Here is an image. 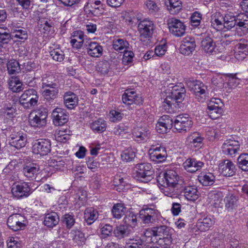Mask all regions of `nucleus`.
<instances>
[{
  "label": "nucleus",
  "instance_id": "nucleus-1",
  "mask_svg": "<svg viewBox=\"0 0 248 248\" xmlns=\"http://www.w3.org/2000/svg\"><path fill=\"white\" fill-rule=\"evenodd\" d=\"M9 136V144L17 149L24 147L27 142L25 134L16 127H10L6 130Z\"/></svg>",
  "mask_w": 248,
  "mask_h": 248
},
{
  "label": "nucleus",
  "instance_id": "nucleus-2",
  "mask_svg": "<svg viewBox=\"0 0 248 248\" xmlns=\"http://www.w3.org/2000/svg\"><path fill=\"white\" fill-rule=\"evenodd\" d=\"M134 170L136 172V176L143 182L147 183L153 179L154 170L150 163L137 164L134 168Z\"/></svg>",
  "mask_w": 248,
  "mask_h": 248
},
{
  "label": "nucleus",
  "instance_id": "nucleus-3",
  "mask_svg": "<svg viewBox=\"0 0 248 248\" xmlns=\"http://www.w3.org/2000/svg\"><path fill=\"white\" fill-rule=\"evenodd\" d=\"M47 112L44 108L32 111L29 116V123L31 126L42 127L46 124Z\"/></svg>",
  "mask_w": 248,
  "mask_h": 248
},
{
  "label": "nucleus",
  "instance_id": "nucleus-4",
  "mask_svg": "<svg viewBox=\"0 0 248 248\" xmlns=\"http://www.w3.org/2000/svg\"><path fill=\"white\" fill-rule=\"evenodd\" d=\"M186 83L190 90L193 91L199 101H203L207 93V86L199 80H187Z\"/></svg>",
  "mask_w": 248,
  "mask_h": 248
},
{
  "label": "nucleus",
  "instance_id": "nucleus-5",
  "mask_svg": "<svg viewBox=\"0 0 248 248\" xmlns=\"http://www.w3.org/2000/svg\"><path fill=\"white\" fill-rule=\"evenodd\" d=\"M172 230L170 227L166 225H160L154 227V232L155 235L163 236V238H160L158 241V244L160 247L168 248L171 244V241L170 236L171 235Z\"/></svg>",
  "mask_w": 248,
  "mask_h": 248
},
{
  "label": "nucleus",
  "instance_id": "nucleus-6",
  "mask_svg": "<svg viewBox=\"0 0 248 248\" xmlns=\"http://www.w3.org/2000/svg\"><path fill=\"white\" fill-rule=\"evenodd\" d=\"M173 124L177 131L182 133L190 130L192 126L193 122L187 114H183L176 116Z\"/></svg>",
  "mask_w": 248,
  "mask_h": 248
},
{
  "label": "nucleus",
  "instance_id": "nucleus-7",
  "mask_svg": "<svg viewBox=\"0 0 248 248\" xmlns=\"http://www.w3.org/2000/svg\"><path fill=\"white\" fill-rule=\"evenodd\" d=\"M138 27L140 39L142 40L152 37L155 26L153 21L145 18L139 22Z\"/></svg>",
  "mask_w": 248,
  "mask_h": 248
},
{
  "label": "nucleus",
  "instance_id": "nucleus-8",
  "mask_svg": "<svg viewBox=\"0 0 248 248\" xmlns=\"http://www.w3.org/2000/svg\"><path fill=\"white\" fill-rule=\"evenodd\" d=\"M32 152L41 156L46 155L51 151V142L48 139H39L32 142Z\"/></svg>",
  "mask_w": 248,
  "mask_h": 248
},
{
  "label": "nucleus",
  "instance_id": "nucleus-9",
  "mask_svg": "<svg viewBox=\"0 0 248 248\" xmlns=\"http://www.w3.org/2000/svg\"><path fill=\"white\" fill-rule=\"evenodd\" d=\"M223 103L220 99L211 98L207 105L210 117L212 119H216L219 117L223 112Z\"/></svg>",
  "mask_w": 248,
  "mask_h": 248
},
{
  "label": "nucleus",
  "instance_id": "nucleus-10",
  "mask_svg": "<svg viewBox=\"0 0 248 248\" xmlns=\"http://www.w3.org/2000/svg\"><path fill=\"white\" fill-rule=\"evenodd\" d=\"M38 101L37 92L31 89L26 90L19 98V102L25 108H30L36 105Z\"/></svg>",
  "mask_w": 248,
  "mask_h": 248
},
{
  "label": "nucleus",
  "instance_id": "nucleus-11",
  "mask_svg": "<svg viewBox=\"0 0 248 248\" xmlns=\"http://www.w3.org/2000/svg\"><path fill=\"white\" fill-rule=\"evenodd\" d=\"M11 193L14 197L20 199L29 196L31 190L27 183L16 182L11 186Z\"/></svg>",
  "mask_w": 248,
  "mask_h": 248
},
{
  "label": "nucleus",
  "instance_id": "nucleus-12",
  "mask_svg": "<svg viewBox=\"0 0 248 248\" xmlns=\"http://www.w3.org/2000/svg\"><path fill=\"white\" fill-rule=\"evenodd\" d=\"M167 24L170 32L176 37H180L184 35L186 31V26L180 20L175 18H169Z\"/></svg>",
  "mask_w": 248,
  "mask_h": 248
},
{
  "label": "nucleus",
  "instance_id": "nucleus-13",
  "mask_svg": "<svg viewBox=\"0 0 248 248\" xmlns=\"http://www.w3.org/2000/svg\"><path fill=\"white\" fill-rule=\"evenodd\" d=\"M179 177L177 173L173 170H167L165 172L160 173L157 177L158 184L167 183L171 186H176Z\"/></svg>",
  "mask_w": 248,
  "mask_h": 248
},
{
  "label": "nucleus",
  "instance_id": "nucleus-14",
  "mask_svg": "<svg viewBox=\"0 0 248 248\" xmlns=\"http://www.w3.org/2000/svg\"><path fill=\"white\" fill-rule=\"evenodd\" d=\"M150 159L156 163L165 161L167 157V153L165 147L152 145L149 150Z\"/></svg>",
  "mask_w": 248,
  "mask_h": 248
},
{
  "label": "nucleus",
  "instance_id": "nucleus-15",
  "mask_svg": "<svg viewBox=\"0 0 248 248\" xmlns=\"http://www.w3.org/2000/svg\"><path fill=\"white\" fill-rule=\"evenodd\" d=\"M160 216L159 212L155 208H146L140 212V217L145 224L155 223Z\"/></svg>",
  "mask_w": 248,
  "mask_h": 248
},
{
  "label": "nucleus",
  "instance_id": "nucleus-16",
  "mask_svg": "<svg viewBox=\"0 0 248 248\" xmlns=\"http://www.w3.org/2000/svg\"><path fill=\"white\" fill-rule=\"evenodd\" d=\"M25 217L20 214H16L10 216L7 219L8 226L14 231L23 229L25 227Z\"/></svg>",
  "mask_w": 248,
  "mask_h": 248
},
{
  "label": "nucleus",
  "instance_id": "nucleus-17",
  "mask_svg": "<svg viewBox=\"0 0 248 248\" xmlns=\"http://www.w3.org/2000/svg\"><path fill=\"white\" fill-rule=\"evenodd\" d=\"M123 102L127 105L133 104L140 105L142 104L143 100L140 95L135 91L131 90H126L122 95Z\"/></svg>",
  "mask_w": 248,
  "mask_h": 248
},
{
  "label": "nucleus",
  "instance_id": "nucleus-18",
  "mask_svg": "<svg viewBox=\"0 0 248 248\" xmlns=\"http://www.w3.org/2000/svg\"><path fill=\"white\" fill-rule=\"evenodd\" d=\"M89 40L81 31H74L71 37L70 43L73 47L80 48L83 46H86V43H88Z\"/></svg>",
  "mask_w": 248,
  "mask_h": 248
},
{
  "label": "nucleus",
  "instance_id": "nucleus-19",
  "mask_svg": "<svg viewBox=\"0 0 248 248\" xmlns=\"http://www.w3.org/2000/svg\"><path fill=\"white\" fill-rule=\"evenodd\" d=\"M236 25L237 35L239 36L246 35L248 32V16L244 13L239 15Z\"/></svg>",
  "mask_w": 248,
  "mask_h": 248
},
{
  "label": "nucleus",
  "instance_id": "nucleus-20",
  "mask_svg": "<svg viewBox=\"0 0 248 248\" xmlns=\"http://www.w3.org/2000/svg\"><path fill=\"white\" fill-rule=\"evenodd\" d=\"M53 122L55 125L60 126L66 123L68 120V114L63 108H57L52 113Z\"/></svg>",
  "mask_w": 248,
  "mask_h": 248
},
{
  "label": "nucleus",
  "instance_id": "nucleus-21",
  "mask_svg": "<svg viewBox=\"0 0 248 248\" xmlns=\"http://www.w3.org/2000/svg\"><path fill=\"white\" fill-rule=\"evenodd\" d=\"M240 145L237 140H226L222 145L223 153L226 155L232 156L239 150Z\"/></svg>",
  "mask_w": 248,
  "mask_h": 248
},
{
  "label": "nucleus",
  "instance_id": "nucleus-22",
  "mask_svg": "<svg viewBox=\"0 0 248 248\" xmlns=\"http://www.w3.org/2000/svg\"><path fill=\"white\" fill-rule=\"evenodd\" d=\"M173 122L170 117L164 115L160 118L156 124V130L160 133H167L172 127Z\"/></svg>",
  "mask_w": 248,
  "mask_h": 248
},
{
  "label": "nucleus",
  "instance_id": "nucleus-23",
  "mask_svg": "<svg viewBox=\"0 0 248 248\" xmlns=\"http://www.w3.org/2000/svg\"><path fill=\"white\" fill-rule=\"evenodd\" d=\"M39 165L33 163L25 164L22 170L24 176L30 180L35 179L37 174H39Z\"/></svg>",
  "mask_w": 248,
  "mask_h": 248
},
{
  "label": "nucleus",
  "instance_id": "nucleus-24",
  "mask_svg": "<svg viewBox=\"0 0 248 248\" xmlns=\"http://www.w3.org/2000/svg\"><path fill=\"white\" fill-rule=\"evenodd\" d=\"M219 170L223 175L227 177L233 176L236 170L234 164L229 160H225L220 163Z\"/></svg>",
  "mask_w": 248,
  "mask_h": 248
},
{
  "label": "nucleus",
  "instance_id": "nucleus-25",
  "mask_svg": "<svg viewBox=\"0 0 248 248\" xmlns=\"http://www.w3.org/2000/svg\"><path fill=\"white\" fill-rule=\"evenodd\" d=\"M186 93V90L181 84L172 87L171 94L169 96L176 103H181L184 100Z\"/></svg>",
  "mask_w": 248,
  "mask_h": 248
},
{
  "label": "nucleus",
  "instance_id": "nucleus-26",
  "mask_svg": "<svg viewBox=\"0 0 248 248\" xmlns=\"http://www.w3.org/2000/svg\"><path fill=\"white\" fill-rule=\"evenodd\" d=\"M183 166L187 171L194 172L202 169L203 163L195 158H188L183 163Z\"/></svg>",
  "mask_w": 248,
  "mask_h": 248
},
{
  "label": "nucleus",
  "instance_id": "nucleus-27",
  "mask_svg": "<svg viewBox=\"0 0 248 248\" xmlns=\"http://www.w3.org/2000/svg\"><path fill=\"white\" fill-rule=\"evenodd\" d=\"M86 47H87V52L89 55L93 57H100L103 52L102 46L97 42H92L89 40V42L86 43Z\"/></svg>",
  "mask_w": 248,
  "mask_h": 248
},
{
  "label": "nucleus",
  "instance_id": "nucleus-28",
  "mask_svg": "<svg viewBox=\"0 0 248 248\" xmlns=\"http://www.w3.org/2000/svg\"><path fill=\"white\" fill-rule=\"evenodd\" d=\"M203 139L200 133L194 132L188 135L186 138V141L192 146L200 148L202 146Z\"/></svg>",
  "mask_w": 248,
  "mask_h": 248
},
{
  "label": "nucleus",
  "instance_id": "nucleus-29",
  "mask_svg": "<svg viewBox=\"0 0 248 248\" xmlns=\"http://www.w3.org/2000/svg\"><path fill=\"white\" fill-rule=\"evenodd\" d=\"M133 135L138 141H142L149 139L150 132L146 127H137L133 129Z\"/></svg>",
  "mask_w": 248,
  "mask_h": 248
},
{
  "label": "nucleus",
  "instance_id": "nucleus-30",
  "mask_svg": "<svg viewBox=\"0 0 248 248\" xmlns=\"http://www.w3.org/2000/svg\"><path fill=\"white\" fill-rule=\"evenodd\" d=\"M165 4L171 14H177L182 10V2L181 0H165Z\"/></svg>",
  "mask_w": 248,
  "mask_h": 248
},
{
  "label": "nucleus",
  "instance_id": "nucleus-31",
  "mask_svg": "<svg viewBox=\"0 0 248 248\" xmlns=\"http://www.w3.org/2000/svg\"><path fill=\"white\" fill-rule=\"evenodd\" d=\"M215 223V220L211 217H206L199 219L197 223V228L201 232L208 231Z\"/></svg>",
  "mask_w": 248,
  "mask_h": 248
},
{
  "label": "nucleus",
  "instance_id": "nucleus-32",
  "mask_svg": "<svg viewBox=\"0 0 248 248\" xmlns=\"http://www.w3.org/2000/svg\"><path fill=\"white\" fill-rule=\"evenodd\" d=\"M64 103L65 106L69 109L74 108L78 104V97L72 92H68L63 96Z\"/></svg>",
  "mask_w": 248,
  "mask_h": 248
},
{
  "label": "nucleus",
  "instance_id": "nucleus-33",
  "mask_svg": "<svg viewBox=\"0 0 248 248\" xmlns=\"http://www.w3.org/2000/svg\"><path fill=\"white\" fill-rule=\"evenodd\" d=\"M185 198L188 201H195L199 196V192L196 186H190L186 187L184 189Z\"/></svg>",
  "mask_w": 248,
  "mask_h": 248
},
{
  "label": "nucleus",
  "instance_id": "nucleus-34",
  "mask_svg": "<svg viewBox=\"0 0 248 248\" xmlns=\"http://www.w3.org/2000/svg\"><path fill=\"white\" fill-rule=\"evenodd\" d=\"M161 191L165 195L171 198L177 197V194L175 191V186L169 185L167 183L158 184Z\"/></svg>",
  "mask_w": 248,
  "mask_h": 248
},
{
  "label": "nucleus",
  "instance_id": "nucleus-35",
  "mask_svg": "<svg viewBox=\"0 0 248 248\" xmlns=\"http://www.w3.org/2000/svg\"><path fill=\"white\" fill-rule=\"evenodd\" d=\"M234 56L238 60H243L246 58L248 52L247 45L245 44L238 43L234 48Z\"/></svg>",
  "mask_w": 248,
  "mask_h": 248
},
{
  "label": "nucleus",
  "instance_id": "nucleus-36",
  "mask_svg": "<svg viewBox=\"0 0 248 248\" xmlns=\"http://www.w3.org/2000/svg\"><path fill=\"white\" fill-rule=\"evenodd\" d=\"M223 16L219 12H216L211 16V26L216 30L219 31L223 29Z\"/></svg>",
  "mask_w": 248,
  "mask_h": 248
},
{
  "label": "nucleus",
  "instance_id": "nucleus-37",
  "mask_svg": "<svg viewBox=\"0 0 248 248\" xmlns=\"http://www.w3.org/2000/svg\"><path fill=\"white\" fill-rule=\"evenodd\" d=\"M59 222V216L55 212H51L46 214L44 220V225L49 228H53Z\"/></svg>",
  "mask_w": 248,
  "mask_h": 248
},
{
  "label": "nucleus",
  "instance_id": "nucleus-38",
  "mask_svg": "<svg viewBox=\"0 0 248 248\" xmlns=\"http://www.w3.org/2000/svg\"><path fill=\"white\" fill-rule=\"evenodd\" d=\"M87 6L92 8L90 11L95 16H99L103 12V5L101 0H91L87 3Z\"/></svg>",
  "mask_w": 248,
  "mask_h": 248
},
{
  "label": "nucleus",
  "instance_id": "nucleus-39",
  "mask_svg": "<svg viewBox=\"0 0 248 248\" xmlns=\"http://www.w3.org/2000/svg\"><path fill=\"white\" fill-rule=\"evenodd\" d=\"M201 46L204 51L209 54H212L215 52V44L213 39L207 36L205 37L201 42Z\"/></svg>",
  "mask_w": 248,
  "mask_h": 248
},
{
  "label": "nucleus",
  "instance_id": "nucleus-40",
  "mask_svg": "<svg viewBox=\"0 0 248 248\" xmlns=\"http://www.w3.org/2000/svg\"><path fill=\"white\" fill-rule=\"evenodd\" d=\"M13 28L12 34L13 38L21 40H26L28 38V34L26 30L23 28H19L15 25V23H12Z\"/></svg>",
  "mask_w": 248,
  "mask_h": 248
},
{
  "label": "nucleus",
  "instance_id": "nucleus-41",
  "mask_svg": "<svg viewBox=\"0 0 248 248\" xmlns=\"http://www.w3.org/2000/svg\"><path fill=\"white\" fill-rule=\"evenodd\" d=\"M58 93V87L42 88V94L47 100L50 101L56 98Z\"/></svg>",
  "mask_w": 248,
  "mask_h": 248
},
{
  "label": "nucleus",
  "instance_id": "nucleus-42",
  "mask_svg": "<svg viewBox=\"0 0 248 248\" xmlns=\"http://www.w3.org/2000/svg\"><path fill=\"white\" fill-rule=\"evenodd\" d=\"M126 208L124 204L122 203H118L114 204L111 210L113 217L117 219L121 218L125 215Z\"/></svg>",
  "mask_w": 248,
  "mask_h": 248
},
{
  "label": "nucleus",
  "instance_id": "nucleus-43",
  "mask_svg": "<svg viewBox=\"0 0 248 248\" xmlns=\"http://www.w3.org/2000/svg\"><path fill=\"white\" fill-rule=\"evenodd\" d=\"M129 44L125 39L116 38L113 41V48L116 51H124L129 48Z\"/></svg>",
  "mask_w": 248,
  "mask_h": 248
},
{
  "label": "nucleus",
  "instance_id": "nucleus-44",
  "mask_svg": "<svg viewBox=\"0 0 248 248\" xmlns=\"http://www.w3.org/2000/svg\"><path fill=\"white\" fill-rule=\"evenodd\" d=\"M98 212L93 207L87 208L84 212V219L88 224H91L98 217Z\"/></svg>",
  "mask_w": 248,
  "mask_h": 248
},
{
  "label": "nucleus",
  "instance_id": "nucleus-45",
  "mask_svg": "<svg viewBox=\"0 0 248 248\" xmlns=\"http://www.w3.org/2000/svg\"><path fill=\"white\" fill-rule=\"evenodd\" d=\"M198 180L203 186H211L214 183L215 177L212 173H202L198 176Z\"/></svg>",
  "mask_w": 248,
  "mask_h": 248
},
{
  "label": "nucleus",
  "instance_id": "nucleus-46",
  "mask_svg": "<svg viewBox=\"0 0 248 248\" xmlns=\"http://www.w3.org/2000/svg\"><path fill=\"white\" fill-rule=\"evenodd\" d=\"M130 233L128 227L124 225L117 226L113 230V233L118 239H122L127 236Z\"/></svg>",
  "mask_w": 248,
  "mask_h": 248
},
{
  "label": "nucleus",
  "instance_id": "nucleus-47",
  "mask_svg": "<svg viewBox=\"0 0 248 248\" xmlns=\"http://www.w3.org/2000/svg\"><path fill=\"white\" fill-rule=\"evenodd\" d=\"M236 17L232 14H226L223 16V28L228 30H231L236 25Z\"/></svg>",
  "mask_w": 248,
  "mask_h": 248
},
{
  "label": "nucleus",
  "instance_id": "nucleus-48",
  "mask_svg": "<svg viewBox=\"0 0 248 248\" xmlns=\"http://www.w3.org/2000/svg\"><path fill=\"white\" fill-rule=\"evenodd\" d=\"M107 124L102 119H99L90 124L91 128L95 132L101 133L105 131Z\"/></svg>",
  "mask_w": 248,
  "mask_h": 248
},
{
  "label": "nucleus",
  "instance_id": "nucleus-49",
  "mask_svg": "<svg viewBox=\"0 0 248 248\" xmlns=\"http://www.w3.org/2000/svg\"><path fill=\"white\" fill-rule=\"evenodd\" d=\"M52 59L59 62H62L64 59V54L59 47H51L49 51Z\"/></svg>",
  "mask_w": 248,
  "mask_h": 248
},
{
  "label": "nucleus",
  "instance_id": "nucleus-50",
  "mask_svg": "<svg viewBox=\"0 0 248 248\" xmlns=\"http://www.w3.org/2000/svg\"><path fill=\"white\" fill-rule=\"evenodd\" d=\"M73 240L78 245H81L85 242L84 234L80 231L73 229L70 233Z\"/></svg>",
  "mask_w": 248,
  "mask_h": 248
},
{
  "label": "nucleus",
  "instance_id": "nucleus-51",
  "mask_svg": "<svg viewBox=\"0 0 248 248\" xmlns=\"http://www.w3.org/2000/svg\"><path fill=\"white\" fill-rule=\"evenodd\" d=\"M9 88L13 92H19L22 90V83L17 77H11L8 82Z\"/></svg>",
  "mask_w": 248,
  "mask_h": 248
},
{
  "label": "nucleus",
  "instance_id": "nucleus-52",
  "mask_svg": "<svg viewBox=\"0 0 248 248\" xmlns=\"http://www.w3.org/2000/svg\"><path fill=\"white\" fill-rule=\"evenodd\" d=\"M124 175H116L113 180V185L116 187V190L119 192L123 191L127 184L124 181Z\"/></svg>",
  "mask_w": 248,
  "mask_h": 248
},
{
  "label": "nucleus",
  "instance_id": "nucleus-53",
  "mask_svg": "<svg viewBox=\"0 0 248 248\" xmlns=\"http://www.w3.org/2000/svg\"><path fill=\"white\" fill-rule=\"evenodd\" d=\"M224 202H225V208L228 211L232 210L237 206V199L236 197L229 195L226 196Z\"/></svg>",
  "mask_w": 248,
  "mask_h": 248
},
{
  "label": "nucleus",
  "instance_id": "nucleus-54",
  "mask_svg": "<svg viewBox=\"0 0 248 248\" xmlns=\"http://www.w3.org/2000/svg\"><path fill=\"white\" fill-rule=\"evenodd\" d=\"M55 81V78L52 75L43 76L42 79V88L58 87Z\"/></svg>",
  "mask_w": 248,
  "mask_h": 248
},
{
  "label": "nucleus",
  "instance_id": "nucleus-55",
  "mask_svg": "<svg viewBox=\"0 0 248 248\" xmlns=\"http://www.w3.org/2000/svg\"><path fill=\"white\" fill-rule=\"evenodd\" d=\"M135 151L134 149L129 147L125 149L121 154V158L123 161L130 162L135 157Z\"/></svg>",
  "mask_w": 248,
  "mask_h": 248
},
{
  "label": "nucleus",
  "instance_id": "nucleus-56",
  "mask_svg": "<svg viewBox=\"0 0 248 248\" xmlns=\"http://www.w3.org/2000/svg\"><path fill=\"white\" fill-rule=\"evenodd\" d=\"M238 167L242 170L248 171V154H242L240 155L238 159Z\"/></svg>",
  "mask_w": 248,
  "mask_h": 248
},
{
  "label": "nucleus",
  "instance_id": "nucleus-57",
  "mask_svg": "<svg viewBox=\"0 0 248 248\" xmlns=\"http://www.w3.org/2000/svg\"><path fill=\"white\" fill-rule=\"evenodd\" d=\"M38 26L40 31L44 33H48L53 29L51 23L46 19H40L38 22Z\"/></svg>",
  "mask_w": 248,
  "mask_h": 248
},
{
  "label": "nucleus",
  "instance_id": "nucleus-58",
  "mask_svg": "<svg viewBox=\"0 0 248 248\" xmlns=\"http://www.w3.org/2000/svg\"><path fill=\"white\" fill-rule=\"evenodd\" d=\"M7 70L9 74H14L20 71L18 62L15 60H10L7 64Z\"/></svg>",
  "mask_w": 248,
  "mask_h": 248
},
{
  "label": "nucleus",
  "instance_id": "nucleus-59",
  "mask_svg": "<svg viewBox=\"0 0 248 248\" xmlns=\"http://www.w3.org/2000/svg\"><path fill=\"white\" fill-rule=\"evenodd\" d=\"M223 197L222 193L221 192H214L211 194L210 199L211 203L215 207H221Z\"/></svg>",
  "mask_w": 248,
  "mask_h": 248
},
{
  "label": "nucleus",
  "instance_id": "nucleus-60",
  "mask_svg": "<svg viewBox=\"0 0 248 248\" xmlns=\"http://www.w3.org/2000/svg\"><path fill=\"white\" fill-rule=\"evenodd\" d=\"M124 222L127 225L134 228L137 224V217L133 212L130 213L128 215L125 216L124 219Z\"/></svg>",
  "mask_w": 248,
  "mask_h": 248
},
{
  "label": "nucleus",
  "instance_id": "nucleus-61",
  "mask_svg": "<svg viewBox=\"0 0 248 248\" xmlns=\"http://www.w3.org/2000/svg\"><path fill=\"white\" fill-rule=\"evenodd\" d=\"M122 62L124 65H127L131 63L134 57V54L132 51L125 50L124 51Z\"/></svg>",
  "mask_w": 248,
  "mask_h": 248
},
{
  "label": "nucleus",
  "instance_id": "nucleus-62",
  "mask_svg": "<svg viewBox=\"0 0 248 248\" xmlns=\"http://www.w3.org/2000/svg\"><path fill=\"white\" fill-rule=\"evenodd\" d=\"M11 35L6 32H0V50L11 40Z\"/></svg>",
  "mask_w": 248,
  "mask_h": 248
},
{
  "label": "nucleus",
  "instance_id": "nucleus-63",
  "mask_svg": "<svg viewBox=\"0 0 248 248\" xmlns=\"http://www.w3.org/2000/svg\"><path fill=\"white\" fill-rule=\"evenodd\" d=\"M202 15L198 12H195L191 16V23L192 26L197 27L201 23Z\"/></svg>",
  "mask_w": 248,
  "mask_h": 248
},
{
  "label": "nucleus",
  "instance_id": "nucleus-64",
  "mask_svg": "<svg viewBox=\"0 0 248 248\" xmlns=\"http://www.w3.org/2000/svg\"><path fill=\"white\" fill-rule=\"evenodd\" d=\"M128 128L123 124H119L116 125L113 130V133L117 136H123L127 132Z\"/></svg>",
  "mask_w": 248,
  "mask_h": 248
}]
</instances>
